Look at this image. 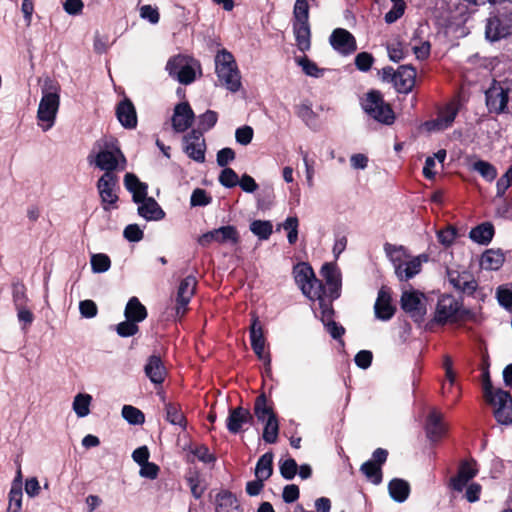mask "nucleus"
Wrapping results in <instances>:
<instances>
[{
  "mask_svg": "<svg viewBox=\"0 0 512 512\" xmlns=\"http://www.w3.org/2000/svg\"><path fill=\"white\" fill-rule=\"evenodd\" d=\"M177 80L184 85L191 84L195 80V71L188 64L182 66L177 72Z\"/></svg>",
  "mask_w": 512,
  "mask_h": 512,
  "instance_id": "63",
  "label": "nucleus"
},
{
  "mask_svg": "<svg viewBox=\"0 0 512 512\" xmlns=\"http://www.w3.org/2000/svg\"><path fill=\"white\" fill-rule=\"evenodd\" d=\"M184 151L194 161L202 163L205 161V139L200 129H193L184 136Z\"/></svg>",
  "mask_w": 512,
  "mask_h": 512,
  "instance_id": "16",
  "label": "nucleus"
},
{
  "mask_svg": "<svg viewBox=\"0 0 512 512\" xmlns=\"http://www.w3.org/2000/svg\"><path fill=\"white\" fill-rule=\"evenodd\" d=\"M473 169L477 171L488 182H492L497 177V169L487 161H476L473 164Z\"/></svg>",
  "mask_w": 512,
  "mask_h": 512,
  "instance_id": "47",
  "label": "nucleus"
},
{
  "mask_svg": "<svg viewBox=\"0 0 512 512\" xmlns=\"http://www.w3.org/2000/svg\"><path fill=\"white\" fill-rule=\"evenodd\" d=\"M195 119V114L188 102H180L174 108L171 118L172 128L177 133H183L188 130Z\"/></svg>",
  "mask_w": 512,
  "mask_h": 512,
  "instance_id": "20",
  "label": "nucleus"
},
{
  "mask_svg": "<svg viewBox=\"0 0 512 512\" xmlns=\"http://www.w3.org/2000/svg\"><path fill=\"white\" fill-rule=\"evenodd\" d=\"M421 300L415 292H404L401 296V308L412 314L421 316Z\"/></svg>",
  "mask_w": 512,
  "mask_h": 512,
  "instance_id": "37",
  "label": "nucleus"
},
{
  "mask_svg": "<svg viewBox=\"0 0 512 512\" xmlns=\"http://www.w3.org/2000/svg\"><path fill=\"white\" fill-rule=\"evenodd\" d=\"M124 315L126 319L139 323L146 319L148 313L146 307L137 297H131L127 302Z\"/></svg>",
  "mask_w": 512,
  "mask_h": 512,
  "instance_id": "33",
  "label": "nucleus"
},
{
  "mask_svg": "<svg viewBox=\"0 0 512 512\" xmlns=\"http://www.w3.org/2000/svg\"><path fill=\"white\" fill-rule=\"evenodd\" d=\"M478 474L477 462L474 459L462 460L459 464L457 474L450 479V487L461 492L467 483Z\"/></svg>",
  "mask_w": 512,
  "mask_h": 512,
  "instance_id": "19",
  "label": "nucleus"
},
{
  "mask_svg": "<svg viewBox=\"0 0 512 512\" xmlns=\"http://www.w3.org/2000/svg\"><path fill=\"white\" fill-rule=\"evenodd\" d=\"M101 207L105 212L118 209L119 196L117 190H119L118 176L104 173L97 181L96 184Z\"/></svg>",
  "mask_w": 512,
  "mask_h": 512,
  "instance_id": "8",
  "label": "nucleus"
},
{
  "mask_svg": "<svg viewBox=\"0 0 512 512\" xmlns=\"http://www.w3.org/2000/svg\"><path fill=\"white\" fill-rule=\"evenodd\" d=\"M496 297L499 304L505 309H512V291L509 288L500 286L497 288Z\"/></svg>",
  "mask_w": 512,
  "mask_h": 512,
  "instance_id": "61",
  "label": "nucleus"
},
{
  "mask_svg": "<svg viewBox=\"0 0 512 512\" xmlns=\"http://www.w3.org/2000/svg\"><path fill=\"white\" fill-rule=\"evenodd\" d=\"M447 278L450 285L464 296H474L478 289V281L468 270H454L447 268Z\"/></svg>",
  "mask_w": 512,
  "mask_h": 512,
  "instance_id": "11",
  "label": "nucleus"
},
{
  "mask_svg": "<svg viewBox=\"0 0 512 512\" xmlns=\"http://www.w3.org/2000/svg\"><path fill=\"white\" fill-rule=\"evenodd\" d=\"M22 489L10 488L8 493V507L6 512H20L22 509Z\"/></svg>",
  "mask_w": 512,
  "mask_h": 512,
  "instance_id": "49",
  "label": "nucleus"
},
{
  "mask_svg": "<svg viewBox=\"0 0 512 512\" xmlns=\"http://www.w3.org/2000/svg\"><path fill=\"white\" fill-rule=\"evenodd\" d=\"M273 473V453L266 452L257 461L255 467L256 478L267 480Z\"/></svg>",
  "mask_w": 512,
  "mask_h": 512,
  "instance_id": "36",
  "label": "nucleus"
},
{
  "mask_svg": "<svg viewBox=\"0 0 512 512\" xmlns=\"http://www.w3.org/2000/svg\"><path fill=\"white\" fill-rule=\"evenodd\" d=\"M264 422L263 440L268 444L276 443L279 435V421L277 415H272Z\"/></svg>",
  "mask_w": 512,
  "mask_h": 512,
  "instance_id": "41",
  "label": "nucleus"
},
{
  "mask_svg": "<svg viewBox=\"0 0 512 512\" xmlns=\"http://www.w3.org/2000/svg\"><path fill=\"white\" fill-rule=\"evenodd\" d=\"M144 372L149 380L155 385H161L167 375V370L161 357L155 354L149 356L144 367Z\"/></svg>",
  "mask_w": 512,
  "mask_h": 512,
  "instance_id": "24",
  "label": "nucleus"
},
{
  "mask_svg": "<svg viewBox=\"0 0 512 512\" xmlns=\"http://www.w3.org/2000/svg\"><path fill=\"white\" fill-rule=\"evenodd\" d=\"M216 73L219 81L231 92L241 87V76L233 55L223 50L216 56Z\"/></svg>",
  "mask_w": 512,
  "mask_h": 512,
  "instance_id": "2",
  "label": "nucleus"
},
{
  "mask_svg": "<svg viewBox=\"0 0 512 512\" xmlns=\"http://www.w3.org/2000/svg\"><path fill=\"white\" fill-rule=\"evenodd\" d=\"M511 84L508 81L493 80L485 91L486 106L490 113L501 114L507 111Z\"/></svg>",
  "mask_w": 512,
  "mask_h": 512,
  "instance_id": "7",
  "label": "nucleus"
},
{
  "mask_svg": "<svg viewBox=\"0 0 512 512\" xmlns=\"http://www.w3.org/2000/svg\"><path fill=\"white\" fill-rule=\"evenodd\" d=\"M471 318L472 312L463 306L462 297L456 299L451 294H443L439 297L434 316V321L437 324H454Z\"/></svg>",
  "mask_w": 512,
  "mask_h": 512,
  "instance_id": "1",
  "label": "nucleus"
},
{
  "mask_svg": "<svg viewBox=\"0 0 512 512\" xmlns=\"http://www.w3.org/2000/svg\"><path fill=\"white\" fill-rule=\"evenodd\" d=\"M137 324L138 323L130 319H126L116 326V332L120 337L134 336L139 331V326Z\"/></svg>",
  "mask_w": 512,
  "mask_h": 512,
  "instance_id": "55",
  "label": "nucleus"
},
{
  "mask_svg": "<svg viewBox=\"0 0 512 512\" xmlns=\"http://www.w3.org/2000/svg\"><path fill=\"white\" fill-rule=\"evenodd\" d=\"M293 33L296 45L301 52H306L311 47V30L309 23H293Z\"/></svg>",
  "mask_w": 512,
  "mask_h": 512,
  "instance_id": "29",
  "label": "nucleus"
},
{
  "mask_svg": "<svg viewBox=\"0 0 512 512\" xmlns=\"http://www.w3.org/2000/svg\"><path fill=\"white\" fill-rule=\"evenodd\" d=\"M196 285L197 281L193 276H187L181 280L176 295V317L182 318L186 314L187 306L195 293Z\"/></svg>",
  "mask_w": 512,
  "mask_h": 512,
  "instance_id": "15",
  "label": "nucleus"
},
{
  "mask_svg": "<svg viewBox=\"0 0 512 512\" xmlns=\"http://www.w3.org/2000/svg\"><path fill=\"white\" fill-rule=\"evenodd\" d=\"M212 242L219 244L231 243L236 245L240 242V235L237 228L233 225L221 226L202 234L198 243L203 246H209Z\"/></svg>",
  "mask_w": 512,
  "mask_h": 512,
  "instance_id": "13",
  "label": "nucleus"
},
{
  "mask_svg": "<svg viewBox=\"0 0 512 512\" xmlns=\"http://www.w3.org/2000/svg\"><path fill=\"white\" fill-rule=\"evenodd\" d=\"M116 117L121 125L126 129H134L137 126V112L133 102L124 97L116 106Z\"/></svg>",
  "mask_w": 512,
  "mask_h": 512,
  "instance_id": "22",
  "label": "nucleus"
},
{
  "mask_svg": "<svg viewBox=\"0 0 512 512\" xmlns=\"http://www.w3.org/2000/svg\"><path fill=\"white\" fill-rule=\"evenodd\" d=\"M391 300L390 293L384 288H381L374 305L375 315L378 319L387 321L394 316L396 309L391 304Z\"/></svg>",
  "mask_w": 512,
  "mask_h": 512,
  "instance_id": "25",
  "label": "nucleus"
},
{
  "mask_svg": "<svg viewBox=\"0 0 512 512\" xmlns=\"http://www.w3.org/2000/svg\"><path fill=\"white\" fill-rule=\"evenodd\" d=\"M123 236L130 242H139L144 237V232L137 224H129L123 231Z\"/></svg>",
  "mask_w": 512,
  "mask_h": 512,
  "instance_id": "60",
  "label": "nucleus"
},
{
  "mask_svg": "<svg viewBox=\"0 0 512 512\" xmlns=\"http://www.w3.org/2000/svg\"><path fill=\"white\" fill-rule=\"evenodd\" d=\"M425 432L427 438L432 443L439 442L447 432V426L443 421V415L436 409L431 410L427 416Z\"/></svg>",
  "mask_w": 512,
  "mask_h": 512,
  "instance_id": "21",
  "label": "nucleus"
},
{
  "mask_svg": "<svg viewBox=\"0 0 512 512\" xmlns=\"http://www.w3.org/2000/svg\"><path fill=\"white\" fill-rule=\"evenodd\" d=\"M362 107L370 117L382 124L391 125L395 120L391 105L384 101L382 93L378 90H371L366 94Z\"/></svg>",
  "mask_w": 512,
  "mask_h": 512,
  "instance_id": "5",
  "label": "nucleus"
},
{
  "mask_svg": "<svg viewBox=\"0 0 512 512\" xmlns=\"http://www.w3.org/2000/svg\"><path fill=\"white\" fill-rule=\"evenodd\" d=\"M374 61V56L371 53L364 51L356 55L354 63L359 71L368 72L372 68Z\"/></svg>",
  "mask_w": 512,
  "mask_h": 512,
  "instance_id": "53",
  "label": "nucleus"
},
{
  "mask_svg": "<svg viewBox=\"0 0 512 512\" xmlns=\"http://www.w3.org/2000/svg\"><path fill=\"white\" fill-rule=\"evenodd\" d=\"M421 271V262L419 258L398 264H395V274L400 281H408Z\"/></svg>",
  "mask_w": 512,
  "mask_h": 512,
  "instance_id": "31",
  "label": "nucleus"
},
{
  "mask_svg": "<svg viewBox=\"0 0 512 512\" xmlns=\"http://www.w3.org/2000/svg\"><path fill=\"white\" fill-rule=\"evenodd\" d=\"M321 274L329 286H336L339 283L333 263H325L321 268Z\"/></svg>",
  "mask_w": 512,
  "mask_h": 512,
  "instance_id": "59",
  "label": "nucleus"
},
{
  "mask_svg": "<svg viewBox=\"0 0 512 512\" xmlns=\"http://www.w3.org/2000/svg\"><path fill=\"white\" fill-rule=\"evenodd\" d=\"M215 512H242V509L231 491L221 490L215 497Z\"/></svg>",
  "mask_w": 512,
  "mask_h": 512,
  "instance_id": "26",
  "label": "nucleus"
},
{
  "mask_svg": "<svg viewBox=\"0 0 512 512\" xmlns=\"http://www.w3.org/2000/svg\"><path fill=\"white\" fill-rule=\"evenodd\" d=\"M330 45L338 53L348 56L357 50V42L353 34L344 28H336L330 35Z\"/></svg>",
  "mask_w": 512,
  "mask_h": 512,
  "instance_id": "17",
  "label": "nucleus"
},
{
  "mask_svg": "<svg viewBox=\"0 0 512 512\" xmlns=\"http://www.w3.org/2000/svg\"><path fill=\"white\" fill-rule=\"evenodd\" d=\"M293 23H309L308 0H296L293 8Z\"/></svg>",
  "mask_w": 512,
  "mask_h": 512,
  "instance_id": "43",
  "label": "nucleus"
},
{
  "mask_svg": "<svg viewBox=\"0 0 512 512\" xmlns=\"http://www.w3.org/2000/svg\"><path fill=\"white\" fill-rule=\"evenodd\" d=\"M315 300L318 301L319 308L321 310V322L323 325L325 323L330 322L333 319L335 315V311L332 305L331 300H328V297L326 295V289H324L323 293H319L315 296Z\"/></svg>",
  "mask_w": 512,
  "mask_h": 512,
  "instance_id": "40",
  "label": "nucleus"
},
{
  "mask_svg": "<svg viewBox=\"0 0 512 512\" xmlns=\"http://www.w3.org/2000/svg\"><path fill=\"white\" fill-rule=\"evenodd\" d=\"M293 273L296 284L310 300H315V296L323 293L324 289H326L322 281L316 278L313 268L309 263H298L294 266Z\"/></svg>",
  "mask_w": 512,
  "mask_h": 512,
  "instance_id": "6",
  "label": "nucleus"
},
{
  "mask_svg": "<svg viewBox=\"0 0 512 512\" xmlns=\"http://www.w3.org/2000/svg\"><path fill=\"white\" fill-rule=\"evenodd\" d=\"M250 231L260 240H268L273 232V225L268 220H254L250 224Z\"/></svg>",
  "mask_w": 512,
  "mask_h": 512,
  "instance_id": "42",
  "label": "nucleus"
},
{
  "mask_svg": "<svg viewBox=\"0 0 512 512\" xmlns=\"http://www.w3.org/2000/svg\"><path fill=\"white\" fill-rule=\"evenodd\" d=\"M512 183V166L497 180V197H503Z\"/></svg>",
  "mask_w": 512,
  "mask_h": 512,
  "instance_id": "57",
  "label": "nucleus"
},
{
  "mask_svg": "<svg viewBox=\"0 0 512 512\" xmlns=\"http://www.w3.org/2000/svg\"><path fill=\"white\" fill-rule=\"evenodd\" d=\"M494 234L495 229L493 224L484 222L472 228L469 237L478 244L488 245L492 241Z\"/></svg>",
  "mask_w": 512,
  "mask_h": 512,
  "instance_id": "30",
  "label": "nucleus"
},
{
  "mask_svg": "<svg viewBox=\"0 0 512 512\" xmlns=\"http://www.w3.org/2000/svg\"><path fill=\"white\" fill-rule=\"evenodd\" d=\"M296 114L307 125H310L317 117L316 113L312 110L310 105L302 104L297 107Z\"/></svg>",
  "mask_w": 512,
  "mask_h": 512,
  "instance_id": "64",
  "label": "nucleus"
},
{
  "mask_svg": "<svg viewBox=\"0 0 512 512\" xmlns=\"http://www.w3.org/2000/svg\"><path fill=\"white\" fill-rule=\"evenodd\" d=\"M126 163V157L115 139L105 141L103 148L95 157V165L100 170H103L104 173H109L110 175H116L114 171L118 169L120 164V169L124 170Z\"/></svg>",
  "mask_w": 512,
  "mask_h": 512,
  "instance_id": "3",
  "label": "nucleus"
},
{
  "mask_svg": "<svg viewBox=\"0 0 512 512\" xmlns=\"http://www.w3.org/2000/svg\"><path fill=\"white\" fill-rule=\"evenodd\" d=\"M166 420L172 425H178L182 429L187 427V419L179 403H165Z\"/></svg>",
  "mask_w": 512,
  "mask_h": 512,
  "instance_id": "35",
  "label": "nucleus"
},
{
  "mask_svg": "<svg viewBox=\"0 0 512 512\" xmlns=\"http://www.w3.org/2000/svg\"><path fill=\"white\" fill-rule=\"evenodd\" d=\"M138 214L147 221H159L165 217V212L153 197L139 203Z\"/></svg>",
  "mask_w": 512,
  "mask_h": 512,
  "instance_id": "27",
  "label": "nucleus"
},
{
  "mask_svg": "<svg viewBox=\"0 0 512 512\" xmlns=\"http://www.w3.org/2000/svg\"><path fill=\"white\" fill-rule=\"evenodd\" d=\"M405 8H406L405 2L393 4L390 11H388L385 14V17H384L385 22L388 24H392V23L396 22L399 18H401L403 16V14L405 12Z\"/></svg>",
  "mask_w": 512,
  "mask_h": 512,
  "instance_id": "58",
  "label": "nucleus"
},
{
  "mask_svg": "<svg viewBox=\"0 0 512 512\" xmlns=\"http://www.w3.org/2000/svg\"><path fill=\"white\" fill-rule=\"evenodd\" d=\"M512 34V17L506 13L491 15L487 19L485 36L494 42Z\"/></svg>",
  "mask_w": 512,
  "mask_h": 512,
  "instance_id": "12",
  "label": "nucleus"
},
{
  "mask_svg": "<svg viewBox=\"0 0 512 512\" xmlns=\"http://www.w3.org/2000/svg\"><path fill=\"white\" fill-rule=\"evenodd\" d=\"M416 69L412 65H401L397 69L394 87L398 93L408 94L415 86Z\"/></svg>",
  "mask_w": 512,
  "mask_h": 512,
  "instance_id": "23",
  "label": "nucleus"
},
{
  "mask_svg": "<svg viewBox=\"0 0 512 512\" xmlns=\"http://www.w3.org/2000/svg\"><path fill=\"white\" fill-rule=\"evenodd\" d=\"M457 113V108L451 104L447 105L443 110L439 112L438 117L432 123L437 126L439 130L447 129L453 124Z\"/></svg>",
  "mask_w": 512,
  "mask_h": 512,
  "instance_id": "39",
  "label": "nucleus"
},
{
  "mask_svg": "<svg viewBox=\"0 0 512 512\" xmlns=\"http://www.w3.org/2000/svg\"><path fill=\"white\" fill-rule=\"evenodd\" d=\"M505 261V256L501 250H486L480 259V265L485 270H498Z\"/></svg>",
  "mask_w": 512,
  "mask_h": 512,
  "instance_id": "34",
  "label": "nucleus"
},
{
  "mask_svg": "<svg viewBox=\"0 0 512 512\" xmlns=\"http://www.w3.org/2000/svg\"><path fill=\"white\" fill-rule=\"evenodd\" d=\"M185 480L190 487L191 493L195 499H200L205 491V488L200 485L201 475L197 468H189Z\"/></svg>",
  "mask_w": 512,
  "mask_h": 512,
  "instance_id": "38",
  "label": "nucleus"
},
{
  "mask_svg": "<svg viewBox=\"0 0 512 512\" xmlns=\"http://www.w3.org/2000/svg\"><path fill=\"white\" fill-rule=\"evenodd\" d=\"M12 297L15 307L27 305L28 297L26 294V287L22 282H15L12 284Z\"/></svg>",
  "mask_w": 512,
  "mask_h": 512,
  "instance_id": "51",
  "label": "nucleus"
},
{
  "mask_svg": "<svg viewBox=\"0 0 512 512\" xmlns=\"http://www.w3.org/2000/svg\"><path fill=\"white\" fill-rule=\"evenodd\" d=\"M218 181L225 188H233L238 185L239 177L232 168L226 167L221 171Z\"/></svg>",
  "mask_w": 512,
  "mask_h": 512,
  "instance_id": "50",
  "label": "nucleus"
},
{
  "mask_svg": "<svg viewBox=\"0 0 512 512\" xmlns=\"http://www.w3.org/2000/svg\"><path fill=\"white\" fill-rule=\"evenodd\" d=\"M254 417L249 409L242 406L229 408L228 417L226 419V428L231 434H239L243 432L245 425H252Z\"/></svg>",
  "mask_w": 512,
  "mask_h": 512,
  "instance_id": "18",
  "label": "nucleus"
},
{
  "mask_svg": "<svg viewBox=\"0 0 512 512\" xmlns=\"http://www.w3.org/2000/svg\"><path fill=\"white\" fill-rule=\"evenodd\" d=\"M253 412V417L255 416L260 422H264L272 415H277L273 408V402H269L265 393H261L256 397Z\"/></svg>",
  "mask_w": 512,
  "mask_h": 512,
  "instance_id": "28",
  "label": "nucleus"
},
{
  "mask_svg": "<svg viewBox=\"0 0 512 512\" xmlns=\"http://www.w3.org/2000/svg\"><path fill=\"white\" fill-rule=\"evenodd\" d=\"M122 417L132 425H140L145 421L144 413L131 405H124L122 408Z\"/></svg>",
  "mask_w": 512,
  "mask_h": 512,
  "instance_id": "45",
  "label": "nucleus"
},
{
  "mask_svg": "<svg viewBox=\"0 0 512 512\" xmlns=\"http://www.w3.org/2000/svg\"><path fill=\"white\" fill-rule=\"evenodd\" d=\"M90 263L94 273H104L111 267L110 257L104 253L93 254Z\"/></svg>",
  "mask_w": 512,
  "mask_h": 512,
  "instance_id": "46",
  "label": "nucleus"
},
{
  "mask_svg": "<svg viewBox=\"0 0 512 512\" xmlns=\"http://www.w3.org/2000/svg\"><path fill=\"white\" fill-rule=\"evenodd\" d=\"M92 397L89 394H78L73 401V410L78 417H85L90 413V403Z\"/></svg>",
  "mask_w": 512,
  "mask_h": 512,
  "instance_id": "44",
  "label": "nucleus"
},
{
  "mask_svg": "<svg viewBox=\"0 0 512 512\" xmlns=\"http://www.w3.org/2000/svg\"><path fill=\"white\" fill-rule=\"evenodd\" d=\"M494 407L496 421L503 425L512 424V395L503 389H496L494 398L487 402Z\"/></svg>",
  "mask_w": 512,
  "mask_h": 512,
  "instance_id": "10",
  "label": "nucleus"
},
{
  "mask_svg": "<svg viewBox=\"0 0 512 512\" xmlns=\"http://www.w3.org/2000/svg\"><path fill=\"white\" fill-rule=\"evenodd\" d=\"M218 121V114L213 110H207L205 113L199 116V126L200 130L208 131L212 129Z\"/></svg>",
  "mask_w": 512,
  "mask_h": 512,
  "instance_id": "56",
  "label": "nucleus"
},
{
  "mask_svg": "<svg viewBox=\"0 0 512 512\" xmlns=\"http://www.w3.org/2000/svg\"><path fill=\"white\" fill-rule=\"evenodd\" d=\"M279 470L281 476L286 480H292L298 471V465L295 459L288 458L280 462Z\"/></svg>",
  "mask_w": 512,
  "mask_h": 512,
  "instance_id": "52",
  "label": "nucleus"
},
{
  "mask_svg": "<svg viewBox=\"0 0 512 512\" xmlns=\"http://www.w3.org/2000/svg\"><path fill=\"white\" fill-rule=\"evenodd\" d=\"M60 87L53 81L46 82L42 88V98L39 103L37 118L43 122H49L50 128L56 118L60 105Z\"/></svg>",
  "mask_w": 512,
  "mask_h": 512,
  "instance_id": "4",
  "label": "nucleus"
},
{
  "mask_svg": "<svg viewBox=\"0 0 512 512\" xmlns=\"http://www.w3.org/2000/svg\"><path fill=\"white\" fill-rule=\"evenodd\" d=\"M388 491L394 501L402 503L409 497L410 485L403 479L394 478L388 484Z\"/></svg>",
  "mask_w": 512,
  "mask_h": 512,
  "instance_id": "32",
  "label": "nucleus"
},
{
  "mask_svg": "<svg viewBox=\"0 0 512 512\" xmlns=\"http://www.w3.org/2000/svg\"><path fill=\"white\" fill-rule=\"evenodd\" d=\"M388 451L384 448H377L372 453V459L364 462L360 471L375 485H379L383 479L382 465L387 461Z\"/></svg>",
  "mask_w": 512,
  "mask_h": 512,
  "instance_id": "14",
  "label": "nucleus"
},
{
  "mask_svg": "<svg viewBox=\"0 0 512 512\" xmlns=\"http://www.w3.org/2000/svg\"><path fill=\"white\" fill-rule=\"evenodd\" d=\"M212 202V197L205 189L196 188L193 190L190 198V205L192 207L207 206Z\"/></svg>",
  "mask_w": 512,
  "mask_h": 512,
  "instance_id": "54",
  "label": "nucleus"
},
{
  "mask_svg": "<svg viewBox=\"0 0 512 512\" xmlns=\"http://www.w3.org/2000/svg\"><path fill=\"white\" fill-rule=\"evenodd\" d=\"M253 135V128L248 125L238 128L235 132L236 141L245 146L251 143Z\"/></svg>",
  "mask_w": 512,
  "mask_h": 512,
  "instance_id": "62",
  "label": "nucleus"
},
{
  "mask_svg": "<svg viewBox=\"0 0 512 512\" xmlns=\"http://www.w3.org/2000/svg\"><path fill=\"white\" fill-rule=\"evenodd\" d=\"M250 342L251 348L257 358L264 362L266 374L271 373V356L269 352H265L266 339L264 337L263 327L258 317L254 315L250 325Z\"/></svg>",
  "mask_w": 512,
  "mask_h": 512,
  "instance_id": "9",
  "label": "nucleus"
},
{
  "mask_svg": "<svg viewBox=\"0 0 512 512\" xmlns=\"http://www.w3.org/2000/svg\"><path fill=\"white\" fill-rule=\"evenodd\" d=\"M296 62L302 67L303 72L311 77L318 78L322 76L323 69H320L318 65L310 60L307 56L297 57Z\"/></svg>",
  "mask_w": 512,
  "mask_h": 512,
  "instance_id": "48",
  "label": "nucleus"
}]
</instances>
